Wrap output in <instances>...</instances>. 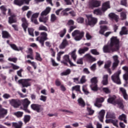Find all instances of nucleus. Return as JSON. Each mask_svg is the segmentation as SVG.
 I'll list each match as a JSON object with an SVG mask.
<instances>
[{"instance_id":"obj_30","label":"nucleus","mask_w":128,"mask_h":128,"mask_svg":"<svg viewBox=\"0 0 128 128\" xmlns=\"http://www.w3.org/2000/svg\"><path fill=\"white\" fill-rule=\"evenodd\" d=\"M106 118H116V114L112 112H108Z\"/></svg>"},{"instance_id":"obj_41","label":"nucleus","mask_w":128,"mask_h":128,"mask_svg":"<svg viewBox=\"0 0 128 128\" xmlns=\"http://www.w3.org/2000/svg\"><path fill=\"white\" fill-rule=\"evenodd\" d=\"M38 16H40V12L33 14L31 16V22H34V20H36V18H38Z\"/></svg>"},{"instance_id":"obj_19","label":"nucleus","mask_w":128,"mask_h":128,"mask_svg":"<svg viewBox=\"0 0 128 128\" xmlns=\"http://www.w3.org/2000/svg\"><path fill=\"white\" fill-rule=\"evenodd\" d=\"M84 58L86 60H89L91 62H96V58L92 57L90 54H88L84 55Z\"/></svg>"},{"instance_id":"obj_42","label":"nucleus","mask_w":128,"mask_h":128,"mask_svg":"<svg viewBox=\"0 0 128 128\" xmlns=\"http://www.w3.org/2000/svg\"><path fill=\"white\" fill-rule=\"evenodd\" d=\"M14 115L16 116V118H22V116H24V112L18 111L14 113Z\"/></svg>"},{"instance_id":"obj_53","label":"nucleus","mask_w":128,"mask_h":128,"mask_svg":"<svg viewBox=\"0 0 128 128\" xmlns=\"http://www.w3.org/2000/svg\"><path fill=\"white\" fill-rule=\"evenodd\" d=\"M102 90L105 94H110V90L108 88H103Z\"/></svg>"},{"instance_id":"obj_27","label":"nucleus","mask_w":128,"mask_h":128,"mask_svg":"<svg viewBox=\"0 0 128 128\" xmlns=\"http://www.w3.org/2000/svg\"><path fill=\"white\" fill-rule=\"evenodd\" d=\"M108 16L109 18H112V20H114L116 22H118V16L114 14V13H110L108 14Z\"/></svg>"},{"instance_id":"obj_35","label":"nucleus","mask_w":128,"mask_h":128,"mask_svg":"<svg viewBox=\"0 0 128 128\" xmlns=\"http://www.w3.org/2000/svg\"><path fill=\"white\" fill-rule=\"evenodd\" d=\"M12 126H14L16 128H21L22 126V121H20L18 122V123H12Z\"/></svg>"},{"instance_id":"obj_22","label":"nucleus","mask_w":128,"mask_h":128,"mask_svg":"<svg viewBox=\"0 0 128 128\" xmlns=\"http://www.w3.org/2000/svg\"><path fill=\"white\" fill-rule=\"evenodd\" d=\"M63 58L64 60V62H69L70 66H76L70 60V56L68 55H65L64 56Z\"/></svg>"},{"instance_id":"obj_37","label":"nucleus","mask_w":128,"mask_h":128,"mask_svg":"<svg viewBox=\"0 0 128 128\" xmlns=\"http://www.w3.org/2000/svg\"><path fill=\"white\" fill-rule=\"evenodd\" d=\"M0 10L2 14H4V16H6V10H8L6 9V6H0Z\"/></svg>"},{"instance_id":"obj_32","label":"nucleus","mask_w":128,"mask_h":128,"mask_svg":"<svg viewBox=\"0 0 128 128\" xmlns=\"http://www.w3.org/2000/svg\"><path fill=\"white\" fill-rule=\"evenodd\" d=\"M120 120H123L125 124H128V120H126V115L122 114L118 117Z\"/></svg>"},{"instance_id":"obj_29","label":"nucleus","mask_w":128,"mask_h":128,"mask_svg":"<svg viewBox=\"0 0 128 128\" xmlns=\"http://www.w3.org/2000/svg\"><path fill=\"white\" fill-rule=\"evenodd\" d=\"M78 104L81 108H84L86 106V102H84V99L82 98H79L78 100Z\"/></svg>"},{"instance_id":"obj_55","label":"nucleus","mask_w":128,"mask_h":128,"mask_svg":"<svg viewBox=\"0 0 128 128\" xmlns=\"http://www.w3.org/2000/svg\"><path fill=\"white\" fill-rule=\"evenodd\" d=\"M40 100H42V102H46V96H40Z\"/></svg>"},{"instance_id":"obj_5","label":"nucleus","mask_w":128,"mask_h":128,"mask_svg":"<svg viewBox=\"0 0 128 128\" xmlns=\"http://www.w3.org/2000/svg\"><path fill=\"white\" fill-rule=\"evenodd\" d=\"M48 40V34L46 32H42L40 36L36 38L37 42H39L41 44L42 46L44 44V41Z\"/></svg>"},{"instance_id":"obj_63","label":"nucleus","mask_w":128,"mask_h":128,"mask_svg":"<svg viewBox=\"0 0 128 128\" xmlns=\"http://www.w3.org/2000/svg\"><path fill=\"white\" fill-rule=\"evenodd\" d=\"M32 16V11H31V10L28 11L26 14V16L28 18H30V16Z\"/></svg>"},{"instance_id":"obj_36","label":"nucleus","mask_w":128,"mask_h":128,"mask_svg":"<svg viewBox=\"0 0 128 128\" xmlns=\"http://www.w3.org/2000/svg\"><path fill=\"white\" fill-rule=\"evenodd\" d=\"M72 92H74V90H76V92H80V86L76 85L75 86H74L73 87H72Z\"/></svg>"},{"instance_id":"obj_38","label":"nucleus","mask_w":128,"mask_h":128,"mask_svg":"<svg viewBox=\"0 0 128 128\" xmlns=\"http://www.w3.org/2000/svg\"><path fill=\"white\" fill-rule=\"evenodd\" d=\"M116 96H112V97H110L108 100V104H114L116 101Z\"/></svg>"},{"instance_id":"obj_11","label":"nucleus","mask_w":128,"mask_h":128,"mask_svg":"<svg viewBox=\"0 0 128 128\" xmlns=\"http://www.w3.org/2000/svg\"><path fill=\"white\" fill-rule=\"evenodd\" d=\"M100 1H98L96 0H92L91 2H89L88 6L90 8H98V6H100Z\"/></svg>"},{"instance_id":"obj_31","label":"nucleus","mask_w":128,"mask_h":128,"mask_svg":"<svg viewBox=\"0 0 128 128\" xmlns=\"http://www.w3.org/2000/svg\"><path fill=\"white\" fill-rule=\"evenodd\" d=\"M2 38H10V34L7 31L3 30L2 31Z\"/></svg>"},{"instance_id":"obj_62","label":"nucleus","mask_w":128,"mask_h":128,"mask_svg":"<svg viewBox=\"0 0 128 128\" xmlns=\"http://www.w3.org/2000/svg\"><path fill=\"white\" fill-rule=\"evenodd\" d=\"M51 62L53 66H58V64L56 63L52 58H51Z\"/></svg>"},{"instance_id":"obj_7","label":"nucleus","mask_w":128,"mask_h":128,"mask_svg":"<svg viewBox=\"0 0 128 128\" xmlns=\"http://www.w3.org/2000/svg\"><path fill=\"white\" fill-rule=\"evenodd\" d=\"M100 30L99 32L100 34H104L106 38H108L110 34L112 33V32H108L104 34V32H106V30H108V28L106 26H100Z\"/></svg>"},{"instance_id":"obj_9","label":"nucleus","mask_w":128,"mask_h":128,"mask_svg":"<svg viewBox=\"0 0 128 128\" xmlns=\"http://www.w3.org/2000/svg\"><path fill=\"white\" fill-rule=\"evenodd\" d=\"M22 103L23 108H22L24 110H25V112H30V111L28 110V106L30 104V101L28 98H25L22 100Z\"/></svg>"},{"instance_id":"obj_59","label":"nucleus","mask_w":128,"mask_h":128,"mask_svg":"<svg viewBox=\"0 0 128 128\" xmlns=\"http://www.w3.org/2000/svg\"><path fill=\"white\" fill-rule=\"evenodd\" d=\"M91 52L92 54H95L96 56H98V54H100V53L98 52V51L96 49L92 50Z\"/></svg>"},{"instance_id":"obj_44","label":"nucleus","mask_w":128,"mask_h":128,"mask_svg":"<svg viewBox=\"0 0 128 128\" xmlns=\"http://www.w3.org/2000/svg\"><path fill=\"white\" fill-rule=\"evenodd\" d=\"M76 50H74L71 53V56L72 58H73L74 62H76Z\"/></svg>"},{"instance_id":"obj_34","label":"nucleus","mask_w":128,"mask_h":128,"mask_svg":"<svg viewBox=\"0 0 128 128\" xmlns=\"http://www.w3.org/2000/svg\"><path fill=\"white\" fill-rule=\"evenodd\" d=\"M108 74H105L103 76V80H102V84L104 86H106L108 84Z\"/></svg>"},{"instance_id":"obj_25","label":"nucleus","mask_w":128,"mask_h":128,"mask_svg":"<svg viewBox=\"0 0 128 128\" xmlns=\"http://www.w3.org/2000/svg\"><path fill=\"white\" fill-rule=\"evenodd\" d=\"M114 48V47L112 46H104L103 47V52H112V48Z\"/></svg>"},{"instance_id":"obj_46","label":"nucleus","mask_w":128,"mask_h":128,"mask_svg":"<svg viewBox=\"0 0 128 128\" xmlns=\"http://www.w3.org/2000/svg\"><path fill=\"white\" fill-rule=\"evenodd\" d=\"M30 120V116L28 115H26L24 116V121L25 124H26V122H28Z\"/></svg>"},{"instance_id":"obj_45","label":"nucleus","mask_w":128,"mask_h":128,"mask_svg":"<svg viewBox=\"0 0 128 128\" xmlns=\"http://www.w3.org/2000/svg\"><path fill=\"white\" fill-rule=\"evenodd\" d=\"M82 90L85 94H90V92H88V87L86 85L83 86Z\"/></svg>"},{"instance_id":"obj_60","label":"nucleus","mask_w":128,"mask_h":128,"mask_svg":"<svg viewBox=\"0 0 128 128\" xmlns=\"http://www.w3.org/2000/svg\"><path fill=\"white\" fill-rule=\"evenodd\" d=\"M28 32L30 36H34V30L32 28H28Z\"/></svg>"},{"instance_id":"obj_15","label":"nucleus","mask_w":128,"mask_h":128,"mask_svg":"<svg viewBox=\"0 0 128 128\" xmlns=\"http://www.w3.org/2000/svg\"><path fill=\"white\" fill-rule=\"evenodd\" d=\"M10 104L15 108H18L20 106V103L18 102L16 100L12 99L9 100Z\"/></svg>"},{"instance_id":"obj_47","label":"nucleus","mask_w":128,"mask_h":128,"mask_svg":"<svg viewBox=\"0 0 128 128\" xmlns=\"http://www.w3.org/2000/svg\"><path fill=\"white\" fill-rule=\"evenodd\" d=\"M36 60H38L39 62H42V58L40 57V53L36 52Z\"/></svg>"},{"instance_id":"obj_40","label":"nucleus","mask_w":128,"mask_h":128,"mask_svg":"<svg viewBox=\"0 0 128 128\" xmlns=\"http://www.w3.org/2000/svg\"><path fill=\"white\" fill-rule=\"evenodd\" d=\"M48 20V17L41 16L39 18V22H44V24H46Z\"/></svg>"},{"instance_id":"obj_58","label":"nucleus","mask_w":128,"mask_h":128,"mask_svg":"<svg viewBox=\"0 0 128 128\" xmlns=\"http://www.w3.org/2000/svg\"><path fill=\"white\" fill-rule=\"evenodd\" d=\"M86 82V76H82L80 80V84H84Z\"/></svg>"},{"instance_id":"obj_49","label":"nucleus","mask_w":128,"mask_h":128,"mask_svg":"<svg viewBox=\"0 0 128 128\" xmlns=\"http://www.w3.org/2000/svg\"><path fill=\"white\" fill-rule=\"evenodd\" d=\"M70 74V70L68 69L65 72H64L60 74V76H68Z\"/></svg>"},{"instance_id":"obj_3","label":"nucleus","mask_w":128,"mask_h":128,"mask_svg":"<svg viewBox=\"0 0 128 128\" xmlns=\"http://www.w3.org/2000/svg\"><path fill=\"white\" fill-rule=\"evenodd\" d=\"M88 21L86 22L88 26H94L98 24V18L92 16V15H86Z\"/></svg>"},{"instance_id":"obj_43","label":"nucleus","mask_w":128,"mask_h":128,"mask_svg":"<svg viewBox=\"0 0 128 128\" xmlns=\"http://www.w3.org/2000/svg\"><path fill=\"white\" fill-rule=\"evenodd\" d=\"M66 34V29L64 28L58 33V34H59L60 38H64V34Z\"/></svg>"},{"instance_id":"obj_1","label":"nucleus","mask_w":128,"mask_h":128,"mask_svg":"<svg viewBox=\"0 0 128 128\" xmlns=\"http://www.w3.org/2000/svg\"><path fill=\"white\" fill-rule=\"evenodd\" d=\"M110 46H113L112 49V52H118L121 46L120 44V40L116 36H112L110 38Z\"/></svg>"},{"instance_id":"obj_33","label":"nucleus","mask_w":128,"mask_h":128,"mask_svg":"<svg viewBox=\"0 0 128 128\" xmlns=\"http://www.w3.org/2000/svg\"><path fill=\"white\" fill-rule=\"evenodd\" d=\"M128 34V29L125 26H123L122 28L121 31L120 32V36H124V34Z\"/></svg>"},{"instance_id":"obj_13","label":"nucleus","mask_w":128,"mask_h":128,"mask_svg":"<svg viewBox=\"0 0 128 128\" xmlns=\"http://www.w3.org/2000/svg\"><path fill=\"white\" fill-rule=\"evenodd\" d=\"M7 114L8 110L2 108V106L0 104V118H4Z\"/></svg>"},{"instance_id":"obj_39","label":"nucleus","mask_w":128,"mask_h":128,"mask_svg":"<svg viewBox=\"0 0 128 128\" xmlns=\"http://www.w3.org/2000/svg\"><path fill=\"white\" fill-rule=\"evenodd\" d=\"M88 48L85 47L83 48H80L78 50V52L80 54H84L86 52H88Z\"/></svg>"},{"instance_id":"obj_57","label":"nucleus","mask_w":128,"mask_h":128,"mask_svg":"<svg viewBox=\"0 0 128 128\" xmlns=\"http://www.w3.org/2000/svg\"><path fill=\"white\" fill-rule=\"evenodd\" d=\"M112 58L114 60V62H120V60H118V55L114 56H112Z\"/></svg>"},{"instance_id":"obj_24","label":"nucleus","mask_w":128,"mask_h":128,"mask_svg":"<svg viewBox=\"0 0 128 128\" xmlns=\"http://www.w3.org/2000/svg\"><path fill=\"white\" fill-rule=\"evenodd\" d=\"M10 46L12 50H16V52H20V50H24L22 47H18L16 46V45L14 44H10Z\"/></svg>"},{"instance_id":"obj_54","label":"nucleus","mask_w":128,"mask_h":128,"mask_svg":"<svg viewBox=\"0 0 128 128\" xmlns=\"http://www.w3.org/2000/svg\"><path fill=\"white\" fill-rule=\"evenodd\" d=\"M38 30H44L45 32H47L48 28L44 26L41 25L39 26Z\"/></svg>"},{"instance_id":"obj_20","label":"nucleus","mask_w":128,"mask_h":128,"mask_svg":"<svg viewBox=\"0 0 128 128\" xmlns=\"http://www.w3.org/2000/svg\"><path fill=\"white\" fill-rule=\"evenodd\" d=\"M8 24H14L16 22V14H12L8 18Z\"/></svg>"},{"instance_id":"obj_12","label":"nucleus","mask_w":128,"mask_h":128,"mask_svg":"<svg viewBox=\"0 0 128 128\" xmlns=\"http://www.w3.org/2000/svg\"><path fill=\"white\" fill-rule=\"evenodd\" d=\"M30 106L33 110H35L37 112H40L42 110V106L40 104H31Z\"/></svg>"},{"instance_id":"obj_6","label":"nucleus","mask_w":128,"mask_h":128,"mask_svg":"<svg viewBox=\"0 0 128 128\" xmlns=\"http://www.w3.org/2000/svg\"><path fill=\"white\" fill-rule=\"evenodd\" d=\"M120 70H118L111 77L112 82H115V84H120Z\"/></svg>"},{"instance_id":"obj_28","label":"nucleus","mask_w":128,"mask_h":128,"mask_svg":"<svg viewBox=\"0 0 128 128\" xmlns=\"http://www.w3.org/2000/svg\"><path fill=\"white\" fill-rule=\"evenodd\" d=\"M51 10L52 8H50V7H47L46 10L42 12L41 13V16H47V14H50Z\"/></svg>"},{"instance_id":"obj_2","label":"nucleus","mask_w":128,"mask_h":128,"mask_svg":"<svg viewBox=\"0 0 128 128\" xmlns=\"http://www.w3.org/2000/svg\"><path fill=\"white\" fill-rule=\"evenodd\" d=\"M110 2H107L103 4L102 10L100 8L96 9L94 10V14L96 16H102V14L108 10V8H110Z\"/></svg>"},{"instance_id":"obj_8","label":"nucleus","mask_w":128,"mask_h":128,"mask_svg":"<svg viewBox=\"0 0 128 128\" xmlns=\"http://www.w3.org/2000/svg\"><path fill=\"white\" fill-rule=\"evenodd\" d=\"M18 82L20 84L23 88H28V86H30V79H21L18 80Z\"/></svg>"},{"instance_id":"obj_51","label":"nucleus","mask_w":128,"mask_h":128,"mask_svg":"<svg viewBox=\"0 0 128 128\" xmlns=\"http://www.w3.org/2000/svg\"><path fill=\"white\" fill-rule=\"evenodd\" d=\"M76 22L78 24H83L84 22V18L82 17H79L76 19Z\"/></svg>"},{"instance_id":"obj_21","label":"nucleus","mask_w":128,"mask_h":128,"mask_svg":"<svg viewBox=\"0 0 128 128\" xmlns=\"http://www.w3.org/2000/svg\"><path fill=\"white\" fill-rule=\"evenodd\" d=\"M122 70H124L126 72L124 74L123 78L125 80L127 81V83L128 84V67L126 66H124L122 67Z\"/></svg>"},{"instance_id":"obj_48","label":"nucleus","mask_w":128,"mask_h":128,"mask_svg":"<svg viewBox=\"0 0 128 128\" xmlns=\"http://www.w3.org/2000/svg\"><path fill=\"white\" fill-rule=\"evenodd\" d=\"M64 54V52L62 51V52H60L58 54H57V60L58 62H60V56H62V54Z\"/></svg>"},{"instance_id":"obj_17","label":"nucleus","mask_w":128,"mask_h":128,"mask_svg":"<svg viewBox=\"0 0 128 128\" xmlns=\"http://www.w3.org/2000/svg\"><path fill=\"white\" fill-rule=\"evenodd\" d=\"M22 27L23 28L24 32H26V29L28 28V20L26 18H22Z\"/></svg>"},{"instance_id":"obj_50","label":"nucleus","mask_w":128,"mask_h":128,"mask_svg":"<svg viewBox=\"0 0 128 128\" xmlns=\"http://www.w3.org/2000/svg\"><path fill=\"white\" fill-rule=\"evenodd\" d=\"M56 16L54 14H52L50 16V21L52 22H56Z\"/></svg>"},{"instance_id":"obj_4","label":"nucleus","mask_w":128,"mask_h":128,"mask_svg":"<svg viewBox=\"0 0 128 128\" xmlns=\"http://www.w3.org/2000/svg\"><path fill=\"white\" fill-rule=\"evenodd\" d=\"M72 36L74 37L75 40L78 41L80 40L84 36V32L82 31H80V30H75L72 32Z\"/></svg>"},{"instance_id":"obj_23","label":"nucleus","mask_w":128,"mask_h":128,"mask_svg":"<svg viewBox=\"0 0 128 128\" xmlns=\"http://www.w3.org/2000/svg\"><path fill=\"white\" fill-rule=\"evenodd\" d=\"M110 64H112V62L108 61L105 64L104 66V68H106L107 70H108V72L110 74H112V71L110 70Z\"/></svg>"},{"instance_id":"obj_56","label":"nucleus","mask_w":128,"mask_h":128,"mask_svg":"<svg viewBox=\"0 0 128 128\" xmlns=\"http://www.w3.org/2000/svg\"><path fill=\"white\" fill-rule=\"evenodd\" d=\"M61 112H66L67 114H74V112L70 111V110H61Z\"/></svg>"},{"instance_id":"obj_10","label":"nucleus","mask_w":128,"mask_h":128,"mask_svg":"<svg viewBox=\"0 0 128 128\" xmlns=\"http://www.w3.org/2000/svg\"><path fill=\"white\" fill-rule=\"evenodd\" d=\"M92 85L90 86L92 90H98V78L94 77L90 80Z\"/></svg>"},{"instance_id":"obj_14","label":"nucleus","mask_w":128,"mask_h":128,"mask_svg":"<svg viewBox=\"0 0 128 128\" xmlns=\"http://www.w3.org/2000/svg\"><path fill=\"white\" fill-rule=\"evenodd\" d=\"M68 46V42L66 39H64L60 44L59 46V48H60V50H64V48H66Z\"/></svg>"},{"instance_id":"obj_61","label":"nucleus","mask_w":128,"mask_h":128,"mask_svg":"<svg viewBox=\"0 0 128 128\" xmlns=\"http://www.w3.org/2000/svg\"><path fill=\"white\" fill-rule=\"evenodd\" d=\"M118 121L117 120H112L111 124H112L114 126L118 128Z\"/></svg>"},{"instance_id":"obj_26","label":"nucleus","mask_w":128,"mask_h":128,"mask_svg":"<svg viewBox=\"0 0 128 128\" xmlns=\"http://www.w3.org/2000/svg\"><path fill=\"white\" fill-rule=\"evenodd\" d=\"M120 92H122V94H123V96L124 100H128V94H126V89L122 88H120Z\"/></svg>"},{"instance_id":"obj_18","label":"nucleus","mask_w":128,"mask_h":128,"mask_svg":"<svg viewBox=\"0 0 128 128\" xmlns=\"http://www.w3.org/2000/svg\"><path fill=\"white\" fill-rule=\"evenodd\" d=\"M106 114V111L104 110H101L98 115V118L101 122H104V114Z\"/></svg>"},{"instance_id":"obj_16","label":"nucleus","mask_w":128,"mask_h":128,"mask_svg":"<svg viewBox=\"0 0 128 128\" xmlns=\"http://www.w3.org/2000/svg\"><path fill=\"white\" fill-rule=\"evenodd\" d=\"M104 98H100L96 99V102L94 104V106L97 108H102V102H104Z\"/></svg>"},{"instance_id":"obj_64","label":"nucleus","mask_w":128,"mask_h":128,"mask_svg":"<svg viewBox=\"0 0 128 128\" xmlns=\"http://www.w3.org/2000/svg\"><path fill=\"white\" fill-rule=\"evenodd\" d=\"M12 65V68H13V70H18V68H20V66H18L16 64H10Z\"/></svg>"},{"instance_id":"obj_52","label":"nucleus","mask_w":128,"mask_h":128,"mask_svg":"<svg viewBox=\"0 0 128 128\" xmlns=\"http://www.w3.org/2000/svg\"><path fill=\"white\" fill-rule=\"evenodd\" d=\"M120 18L122 20H126V14L124 12H122L120 13Z\"/></svg>"}]
</instances>
